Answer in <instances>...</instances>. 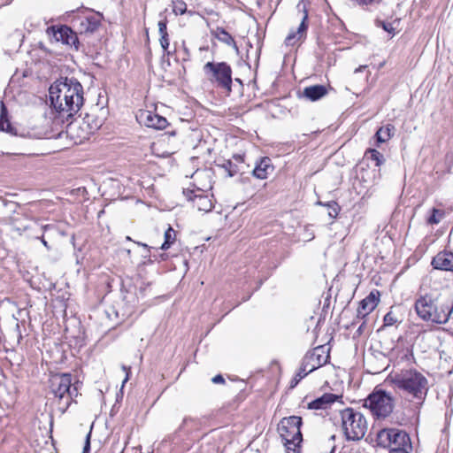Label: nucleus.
Here are the masks:
<instances>
[{
	"instance_id": "f257e3e1",
	"label": "nucleus",
	"mask_w": 453,
	"mask_h": 453,
	"mask_svg": "<svg viewBox=\"0 0 453 453\" xmlns=\"http://www.w3.org/2000/svg\"><path fill=\"white\" fill-rule=\"evenodd\" d=\"M49 94L51 106L67 121L78 113L84 103L83 87L73 77L57 80L50 87Z\"/></svg>"
},
{
	"instance_id": "f03ea898",
	"label": "nucleus",
	"mask_w": 453,
	"mask_h": 453,
	"mask_svg": "<svg viewBox=\"0 0 453 453\" xmlns=\"http://www.w3.org/2000/svg\"><path fill=\"white\" fill-rule=\"evenodd\" d=\"M414 308L419 319L434 324L448 322L453 311V304L446 303L436 292L420 295L415 301Z\"/></svg>"
},
{
	"instance_id": "7ed1b4c3",
	"label": "nucleus",
	"mask_w": 453,
	"mask_h": 453,
	"mask_svg": "<svg viewBox=\"0 0 453 453\" xmlns=\"http://www.w3.org/2000/svg\"><path fill=\"white\" fill-rule=\"evenodd\" d=\"M395 386L418 405L425 401L428 392V380L414 369L403 370L392 378Z\"/></svg>"
},
{
	"instance_id": "20e7f679",
	"label": "nucleus",
	"mask_w": 453,
	"mask_h": 453,
	"mask_svg": "<svg viewBox=\"0 0 453 453\" xmlns=\"http://www.w3.org/2000/svg\"><path fill=\"white\" fill-rule=\"evenodd\" d=\"M72 386L70 373L54 374L50 379V392L58 400V409L62 414L67 411L73 398L78 395L77 388Z\"/></svg>"
},
{
	"instance_id": "39448f33",
	"label": "nucleus",
	"mask_w": 453,
	"mask_h": 453,
	"mask_svg": "<svg viewBox=\"0 0 453 453\" xmlns=\"http://www.w3.org/2000/svg\"><path fill=\"white\" fill-rule=\"evenodd\" d=\"M302 424V418L298 416L283 418L278 424L277 430L288 453H300L303 441Z\"/></svg>"
},
{
	"instance_id": "423d86ee",
	"label": "nucleus",
	"mask_w": 453,
	"mask_h": 453,
	"mask_svg": "<svg viewBox=\"0 0 453 453\" xmlns=\"http://www.w3.org/2000/svg\"><path fill=\"white\" fill-rule=\"evenodd\" d=\"M342 427L348 441H359L366 434L368 424L365 417L353 408H346L340 412Z\"/></svg>"
},
{
	"instance_id": "0eeeda50",
	"label": "nucleus",
	"mask_w": 453,
	"mask_h": 453,
	"mask_svg": "<svg viewBox=\"0 0 453 453\" xmlns=\"http://www.w3.org/2000/svg\"><path fill=\"white\" fill-rule=\"evenodd\" d=\"M206 79L227 96L232 92V68L226 62H207L203 67Z\"/></svg>"
},
{
	"instance_id": "6e6552de",
	"label": "nucleus",
	"mask_w": 453,
	"mask_h": 453,
	"mask_svg": "<svg viewBox=\"0 0 453 453\" xmlns=\"http://www.w3.org/2000/svg\"><path fill=\"white\" fill-rule=\"evenodd\" d=\"M395 397L383 389L375 388L365 399L364 407L368 408L378 419L386 418L393 412Z\"/></svg>"
},
{
	"instance_id": "1a4fd4ad",
	"label": "nucleus",
	"mask_w": 453,
	"mask_h": 453,
	"mask_svg": "<svg viewBox=\"0 0 453 453\" xmlns=\"http://www.w3.org/2000/svg\"><path fill=\"white\" fill-rule=\"evenodd\" d=\"M329 359V354L325 346L319 345L303 357L301 366L295 377V385L307 374L326 365Z\"/></svg>"
},
{
	"instance_id": "9d476101",
	"label": "nucleus",
	"mask_w": 453,
	"mask_h": 453,
	"mask_svg": "<svg viewBox=\"0 0 453 453\" xmlns=\"http://www.w3.org/2000/svg\"><path fill=\"white\" fill-rule=\"evenodd\" d=\"M377 443L380 447L389 449L390 451L403 449H412L410 435L397 428H383L377 434Z\"/></svg>"
},
{
	"instance_id": "9b49d317",
	"label": "nucleus",
	"mask_w": 453,
	"mask_h": 453,
	"mask_svg": "<svg viewBox=\"0 0 453 453\" xmlns=\"http://www.w3.org/2000/svg\"><path fill=\"white\" fill-rule=\"evenodd\" d=\"M12 229L19 235L25 234L27 237H38V234L45 231L49 225L40 226L37 221L28 218L26 214L15 212L10 219Z\"/></svg>"
},
{
	"instance_id": "f8f14e48",
	"label": "nucleus",
	"mask_w": 453,
	"mask_h": 453,
	"mask_svg": "<svg viewBox=\"0 0 453 453\" xmlns=\"http://www.w3.org/2000/svg\"><path fill=\"white\" fill-rule=\"evenodd\" d=\"M65 133L74 143H81L92 134L91 127H88L86 122L80 117L66 124Z\"/></svg>"
},
{
	"instance_id": "ddd939ff",
	"label": "nucleus",
	"mask_w": 453,
	"mask_h": 453,
	"mask_svg": "<svg viewBox=\"0 0 453 453\" xmlns=\"http://www.w3.org/2000/svg\"><path fill=\"white\" fill-rule=\"evenodd\" d=\"M47 33L49 35L52 36L56 42H60L63 44L73 47L75 50H78L79 39L77 34L69 27L64 25L60 26L59 27H56L52 26L48 27Z\"/></svg>"
},
{
	"instance_id": "4468645a",
	"label": "nucleus",
	"mask_w": 453,
	"mask_h": 453,
	"mask_svg": "<svg viewBox=\"0 0 453 453\" xmlns=\"http://www.w3.org/2000/svg\"><path fill=\"white\" fill-rule=\"evenodd\" d=\"M183 195L192 202L193 207L200 211L208 212L213 208L211 200L208 196L203 195L201 189H183Z\"/></svg>"
},
{
	"instance_id": "2eb2a0df",
	"label": "nucleus",
	"mask_w": 453,
	"mask_h": 453,
	"mask_svg": "<svg viewBox=\"0 0 453 453\" xmlns=\"http://www.w3.org/2000/svg\"><path fill=\"white\" fill-rule=\"evenodd\" d=\"M137 119L140 123L145 125L148 127L155 129H164L168 122L165 118L159 116L150 111H142L138 116Z\"/></svg>"
},
{
	"instance_id": "dca6fc26",
	"label": "nucleus",
	"mask_w": 453,
	"mask_h": 453,
	"mask_svg": "<svg viewBox=\"0 0 453 453\" xmlns=\"http://www.w3.org/2000/svg\"><path fill=\"white\" fill-rule=\"evenodd\" d=\"M0 131L5 132L12 136H25L24 134L19 133L18 128L10 122L8 119V110L4 101L0 102Z\"/></svg>"
},
{
	"instance_id": "f3484780",
	"label": "nucleus",
	"mask_w": 453,
	"mask_h": 453,
	"mask_svg": "<svg viewBox=\"0 0 453 453\" xmlns=\"http://www.w3.org/2000/svg\"><path fill=\"white\" fill-rule=\"evenodd\" d=\"M434 269L453 272V253L450 251H441L432 260Z\"/></svg>"
},
{
	"instance_id": "a211bd4d",
	"label": "nucleus",
	"mask_w": 453,
	"mask_h": 453,
	"mask_svg": "<svg viewBox=\"0 0 453 453\" xmlns=\"http://www.w3.org/2000/svg\"><path fill=\"white\" fill-rule=\"evenodd\" d=\"M379 298L373 293L371 292L365 298H364L358 305L357 311V319H365L367 315H369L378 305Z\"/></svg>"
},
{
	"instance_id": "6ab92c4d",
	"label": "nucleus",
	"mask_w": 453,
	"mask_h": 453,
	"mask_svg": "<svg viewBox=\"0 0 453 453\" xmlns=\"http://www.w3.org/2000/svg\"><path fill=\"white\" fill-rule=\"evenodd\" d=\"M308 13L304 11V15L303 19L296 32H290L288 35L285 39V43L287 45H295L297 42L302 40L306 35V31L308 28L307 25Z\"/></svg>"
},
{
	"instance_id": "aec40b11",
	"label": "nucleus",
	"mask_w": 453,
	"mask_h": 453,
	"mask_svg": "<svg viewBox=\"0 0 453 453\" xmlns=\"http://www.w3.org/2000/svg\"><path fill=\"white\" fill-rule=\"evenodd\" d=\"M328 93L327 88L324 85L317 84L305 87L303 91V96L311 102L318 101Z\"/></svg>"
},
{
	"instance_id": "412c9836",
	"label": "nucleus",
	"mask_w": 453,
	"mask_h": 453,
	"mask_svg": "<svg viewBox=\"0 0 453 453\" xmlns=\"http://www.w3.org/2000/svg\"><path fill=\"white\" fill-rule=\"evenodd\" d=\"M273 171V166L272 165V160L265 157L261 158L260 162L256 165L255 168L252 171V174L254 177L264 180L268 177V174Z\"/></svg>"
},
{
	"instance_id": "4be33fe9",
	"label": "nucleus",
	"mask_w": 453,
	"mask_h": 453,
	"mask_svg": "<svg viewBox=\"0 0 453 453\" xmlns=\"http://www.w3.org/2000/svg\"><path fill=\"white\" fill-rule=\"evenodd\" d=\"M339 396L334 394L326 393L322 396L311 401L308 403V409L311 410H325L334 403Z\"/></svg>"
},
{
	"instance_id": "5701e85b",
	"label": "nucleus",
	"mask_w": 453,
	"mask_h": 453,
	"mask_svg": "<svg viewBox=\"0 0 453 453\" xmlns=\"http://www.w3.org/2000/svg\"><path fill=\"white\" fill-rule=\"evenodd\" d=\"M101 23V15H91L82 19L80 22V33H93L95 32Z\"/></svg>"
},
{
	"instance_id": "b1692460",
	"label": "nucleus",
	"mask_w": 453,
	"mask_h": 453,
	"mask_svg": "<svg viewBox=\"0 0 453 453\" xmlns=\"http://www.w3.org/2000/svg\"><path fill=\"white\" fill-rule=\"evenodd\" d=\"M211 35L219 42L238 50L234 39L225 28L217 27L215 29L211 30Z\"/></svg>"
},
{
	"instance_id": "393cba45",
	"label": "nucleus",
	"mask_w": 453,
	"mask_h": 453,
	"mask_svg": "<svg viewBox=\"0 0 453 453\" xmlns=\"http://www.w3.org/2000/svg\"><path fill=\"white\" fill-rule=\"evenodd\" d=\"M394 131L395 127L391 124L380 127L374 135L377 144L388 141L393 136Z\"/></svg>"
},
{
	"instance_id": "a878e982",
	"label": "nucleus",
	"mask_w": 453,
	"mask_h": 453,
	"mask_svg": "<svg viewBox=\"0 0 453 453\" xmlns=\"http://www.w3.org/2000/svg\"><path fill=\"white\" fill-rule=\"evenodd\" d=\"M199 420L195 418L186 417L183 418L182 423L180 424L179 430L186 431L187 433H190L193 430H196L199 426Z\"/></svg>"
},
{
	"instance_id": "bb28decb",
	"label": "nucleus",
	"mask_w": 453,
	"mask_h": 453,
	"mask_svg": "<svg viewBox=\"0 0 453 453\" xmlns=\"http://www.w3.org/2000/svg\"><path fill=\"white\" fill-rule=\"evenodd\" d=\"M84 122H86V125H88V127H91V134H94L95 131L100 128V127L103 124L102 119L95 117L92 114H86L85 117L81 118Z\"/></svg>"
},
{
	"instance_id": "cd10ccee",
	"label": "nucleus",
	"mask_w": 453,
	"mask_h": 453,
	"mask_svg": "<svg viewBox=\"0 0 453 453\" xmlns=\"http://www.w3.org/2000/svg\"><path fill=\"white\" fill-rule=\"evenodd\" d=\"M165 241L160 246V249L163 250H166L170 248V246L174 242L176 238V233L173 229V227L169 226L166 231L165 232Z\"/></svg>"
},
{
	"instance_id": "c85d7f7f",
	"label": "nucleus",
	"mask_w": 453,
	"mask_h": 453,
	"mask_svg": "<svg viewBox=\"0 0 453 453\" xmlns=\"http://www.w3.org/2000/svg\"><path fill=\"white\" fill-rule=\"evenodd\" d=\"M318 204L327 207L328 215L332 219H335L341 211V207L335 201H330L328 203H322L319 201L318 202Z\"/></svg>"
},
{
	"instance_id": "c756f323",
	"label": "nucleus",
	"mask_w": 453,
	"mask_h": 453,
	"mask_svg": "<svg viewBox=\"0 0 453 453\" xmlns=\"http://www.w3.org/2000/svg\"><path fill=\"white\" fill-rule=\"evenodd\" d=\"M365 156L375 161L376 166L381 165L385 161L384 156L375 149H368L365 152Z\"/></svg>"
},
{
	"instance_id": "7c9ffc66",
	"label": "nucleus",
	"mask_w": 453,
	"mask_h": 453,
	"mask_svg": "<svg viewBox=\"0 0 453 453\" xmlns=\"http://www.w3.org/2000/svg\"><path fill=\"white\" fill-rule=\"evenodd\" d=\"M219 166L223 168L227 173L228 177H233L238 173L237 165L231 160H226L222 165H219Z\"/></svg>"
},
{
	"instance_id": "2f4dec72",
	"label": "nucleus",
	"mask_w": 453,
	"mask_h": 453,
	"mask_svg": "<svg viewBox=\"0 0 453 453\" xmlns=\"http://www.w3.org/2000/svg\"><path fill=\"white\" fill-rule=\"evenodd\" d=\"M173 12L175 15H183L187 12V4L182 0L173 1Z\"/></svg>"
},
{
	"instance_id": "473e14b6",
	"label": "nucleus",
	"mask_w": 453,
	"mask_h": 453,
	"mask_svg": "<svg viewBox=\"0 0 453 453\" xmlns=\"http://www.w3.org/2000/svg\"><path fill=\"white\" fill-rule=\"evenodd\" d=\"M443 215V212L441 210L433 208L432 213L427 219V223L430 225L438 224L441 220V216Z\"/></svg>"
},
{
	"instance_id": "72a5a7b5",
	"label": "nucleus",
	"mask_w": 453,
	"mask_h": 453,
	"mask_svg": "<svg viewBox=\"0 0 453 453\" xmlns=\"http://www.w3.org/2000/svg\"><path fill=\"white\" fill-rule=\"evenodd\" d=\"M384 326H390L399 322L397 316L392 311H389L383 319Z\"/></svg>"
},
{
	"instance_id": "f704fd0d",
	"label": "nucleus",
	"mask_w": 453,
	"mask_h": 453,
	"mask_svg": "<svg viewBox=\"0 0 453 453\" xmlns=\"http://www.w3.org/2000/svg\"><path fill=\"white\" fill-rule=\"evenodd\" d=\"M160 17H163L157 23L158 27V32L161 35H166L167 33V18L165 16H163V13L161 12L159 14Z\"/></svg>"
},
{
	"instance_id": "c9c22d12",
	"label": "nucleus",
	"mask_w": 453,
	"mask_h": 453,
	"mask_svg": "<svg viewBox=\"0 0 453 453\" xmlns=\"http://www.w3.org/2000/svg\"><path fill=\"white\" fill-rule=\"evenodd\" d=\"M358 5L369 6L380 4L382 0H354Z\"/></svg>"
},
{
	"instance_id": "e433bc0d",
	"label": "nucleus",
	"mask_w": 453,
	"mask_h": 453,
	"mask_svg": "<svg viewBox=\"0 0 453 453\" xmlns=\"http://www.w3.org/2000/svg\"><path fill=\"white\" fill-rule=\"evenodd\" d=\"M159 42H160V45L163 48V50H166L168 49V47H169V35H168V34L161 35Z\"/></svg>"
},
{
	"instance_id": "4c0bfd02",
	"label": "nucleus",
	"mask_w": 453,
	"mask_h": 453,
	"mask_svg": "<svg viewBox=\"0 0 453 453\" xmlns=\"http://www.w3.org/2000/svg\"><path fill=\"white\" fill-rule=\"evenodd\" d=\"M90 438H91V430L86 435L85 444L83 447L82 453H89V451H90Z\"/></svg>"
},
{
	"instance_id": "58836bf2",
	"label": "nucleus",
	"mask_w": 453,
	"mask_h": 453,
	"mask_svg": "<svg viewBox=\"0 0 453 453\" xmlns=\"http://www.w3.org/2000/svg\"><path fill=\"white\" fill-rule=\"evenodd\" d=\"M211 381L215 384L225 383V379L223 378L222 375L218 374L211 379Z\"/></svg>"
},
{
	"instance_id": "ea45409f",
	"label": "nucleus",
	"mask_w": 453,
	"mask_h": 453,
	"mask_svg": "<svg viewBox=\"0 0 453 453\" xmlns=\"http://www.w3.org/2000/svg\"><path fill=\"white\" fill-rule=\"evenodd\" d=\"M335 440V435H331L330 438L328 439V442L331 444V441H332V445H331V449H330V451L328 453H334V450H335V445L334 443Z\"/></svg>"
},
{
	"instance_id": "a19ab883",
	"label": "nucleus",
	"mask_w": 453,
	"mask_h": 453,
	"mask_svg": "<svg viewBox=\"0 0 453 453\" xmlns=\"http://www.w3.org/2000/svg\"><path fill=\"white\" fill-rule=\"evenodd\" d=\"M412 451V449H407V447H403V449H395L390 451V453H411Z\"/></svg>"
},
{
	"instance_id": "79ce46f5",
	"label": "nucleus",
	"mask_w": 453,
	"mask_h": 453,
	"mask_svg": "<svg viewBox=\"0 0 453 453\" xmlns=\"http://www.w3.org/2000/svg\"><path fill=\"white\" fill-rule=\"evenodd\" d=\"M122 369L126 372V377L123 380V385H124L129 380L130 367H127L126 365H123Z\"/></svg>"
},
{
	"instance_id": "37998d69",
	"label": "nucleus",
	"mask_w": 453,
	"mask_h": 453,
	"mask_svg": "<svg viewBox=\"0 0 453 453\" xmlns=\"http://www.w3.org/2000/svg\"><path fill=\"white\" fill-rule=\"evenodd\" d=\"M382 27L388 33H391L394 30L391 23H382Z\"/></svg>"
},
{
	"instance_id": "c03bdc74",
	"label": "nucleus",
	"mask_w": 453,
	"mask_h": 453,
	"mask_svg": "<svg viewBox=\"0 0 453 453\" xmlns=\"http://www.w3.org/2000/svg\"><path fill=\"white\" fill-rule=\"evenodd\" d=\"M137 244L139 246H142V248L146 249L148 250V252H150V249H152V247H150L148 244L146 243H142V242H137Z\"/></svg>"
},
{
	"instance_id": "a18cd8bd",
	"label": "nucleus",
	"mask_w": 453,
	"mask_h": 453,
	"mask_svg": "<svg viewBox=\"0 0 453 453\" xmlns=\"http://www.w3.org/2000/svg\"><path fill=\"white\" fill-rule=\"evenodd\" d=\"M37 238H40V239H41L42 243V244H43V245H44L48 250L50 249V247H49V245H48V242L45 241V239H44L43 237H40V236L38 235V237H37Z\"/></svg>"
},
{
	"instance_id": "49530a36",
	"label": "nucleus",
	"mask_w": 453,
	"mask_h": 453,
	"mask_svg": "<svg viewBox=\"0 0 453 453\" xmlns=\"http://www.w3.org/2000/svg\"><path fill=\"white\" fill-rule=\"evenodd\" d=\"M366 67V65H360L358 68H357L355 70L356 73L357 72H362L365 68Z\"/></svg>"
},
{
	"instance_id": "de8ad7c7",
	"label": "nucleus",
	"mask_w": 453,
	"mask_h": 453,
	"mask_svg": "<svg viewBox=\"0 0 453 453\" xmlns=\"http://www.w3.org/2000/svg\"><path fill=\"white\" fill-rule=\"evenodd\" d=\"M365 323H363L357 329L358 334H360L362 333V328Z\"/></svg>"
}]
</instances>
